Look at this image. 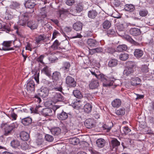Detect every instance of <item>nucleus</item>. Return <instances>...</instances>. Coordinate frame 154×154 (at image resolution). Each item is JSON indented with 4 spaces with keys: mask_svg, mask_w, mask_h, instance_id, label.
<instances>
[{
    "mask_svg": "<svg viewBox=\"0 0 154 154\" xmlns=\"http://www.w3.org/2000/svg\"><path fill=\"white\" fill-rule=\"evenodd\" d=\"M21 123L25 126H29L32 122V119L30 116H28L23 118H20Z\"/></svg>",
    "mask_w": 154,
    "mask_h": 154,
    "instance_id": "10",
    "label": "nucleus"
},
{
    "mask_svg": "<svg viewBox=\"0 0 154 154\" xmlns=\"http://www.w3.org/2000/svg\"><path fill=\"white\" fill-rule=\"evenodd\" d=\"M144 52L143 50L140 49H136L134 52V56L137 59L141 57L143 55Z\"/></svg>",
    "mask_w": 154,
    "mask_h": 154,
    "instance_id": "19",
    "label": "nucleus"
},
{
    "mask_svg": "<svg viewBox=\"0 0 154 154\" xmlns=\"http://www.w3.org/2000/svg\"><path fill=\"white\" fill-rule=\"evenodd\" d=\"M11 146L14 148H17L20 145L19 141L17 140H14L11 143Z\"/></svg>",
    "mask_w": 154,
    "mask_h": 154,
    "instance_id": "47",
    "label": "nucleus"
},
{
    "mask_svg": "<svg viewBox=\"0 0 154 154\" xmlns=\"http://www.w3.org/2000/svg\"><path fill=\"white\" fill-rule=\"evenodd\" d=\"M98 14L97 11L94 10H92L88 11V17L91 19H94Z\"/></svg>",
    "mask_w": 154,
    "mask_h": 154,
    "instance_id": "36",
    "label": "nucleus"
},
{
    "mask_svg": "<svg viewBox=\"0 0 154 154\" xmlns=\"http://www.w3.org/2000/svg\"><path fill=\"white\" fill-rule=\"evenodd\" d=\"M51 68L48 66L46 65H45L44 68L41 70V72L43 73L48 77H51Z\"/></svg>",
    "mask_w": 154,
    "mask_h": 154,
    "instance_id": "17",
    "label": "nucleus"
},
{
    "mask_svg": "<svg viewBox=\"0 0 154 154\" xmlns=\"http://www.w3.org/2000/svg\"><path fill=\"white\" fill-rule=\"evenodd\" d=\"M105 140L102 138H99L97 140L96 143L98 147L102 148L104 147L106 144Z\"/></svg>",
    "mask_w": 154,
    "mask_h": 154,
    "instance_id": "28",
    "label": "nucleus"
},
{
    "mask_svg": "<svg viewBox=\"0 0 154 154\" xmlns=\"http://www.w3.org/2000/svg\"><path fill=\"white\" fill-rule=\"evenodd\" d=\"M20 4L17 2H13L10 5V8L12 9H16L20 8Z\"/></svg>",
    "mask_w": 154,
    "mask_h": 154,
    "instance_id": "48",
    "label": "nucleus"
},
{
    "mask_svg": "<svg viewBox=\"0 0 154 154\" xmlns=\"http://www.w3.org/2000/svg\"><path fill=\"white\" fill-rule=\"evenodd\" d=\"M130 34L134 36H137L140 35L141 32L140 29L136 28H131L129 31Z\"/></svg>",
    "mask_w": 154,
    "mask_h": 154,
    "instance_id": "20",
    "label": "nucleus"
},
{
    "mask_svg": "<svg viewBox=\"0 0 154 154\" xmlns=\"http://www.w3.org/2000/svg\"><path fill=\"white\" fill-rule=\"evenodd\" d=\"M45 56L44 55H41L39 57L35 58V60L36 61L38 62H40L42 64H44V62H43V59L44 58Z\"/></svg>",
    "mask_w": 154,
    "mask_h": 154,
    "instance_id": "55",
    "label": "nucleus"
},
{
    "mask_svg": "<svg viewBox=\"0 0 154 154\" xmlns=\"http://www.w3.org/2000/svg\"><path fill=\"white\" fill-rule=\"evenodd\" d=\"M49 90L47 88H41L38 91V93L34 96V100L38 103H40L42 101L41 98H45L48 96Z\"/></svg>",
    "mask_w": 154,
    "mask_h": 154,
    "instance_id": "3",
    "label": "nucleus"
},
{
    "mask_svg": "<svg viewBox=\"0 0 154 154\" xmlns=\"http://www.w3.org/2000/svg\"><path fill=\"white\" fill-rule=\"evenodd\" d=\"M35 0H28L26 1H25L24 5L26 8H30L32 11V9H34V8L36 5L34 1Z\"/></svg>",
    "mask_w": 154,
    "mask_h": 154,
    "instance_id": "13",
    "label": "nucleus"
},
{
    "mask_svg": "<svg viewBox=\"0 0 154 154\" xmlns=\"http://www.w3.org/2000/svg\"><path fill=\"white\" fill-rule=\"evenodd\" d=\"M52 134L56 137H59L61 134V130L59 127L52 128L50 129Z\"/></svg>",
    "mask_w": 154,
    "mask_h": 154,
    "instance_id": "12",
    "label": "nucleus"
},
{
    "mask_svg": "<svg viewBox=\"0 0 154 154\" xmlns=\"http://www.w3.org/2000/svg\"><path fill=\"white\" fill-rule=\"evenodd\" d=\"M122 101L119 99H116L114 100L111 103L112 106L114 108H118L121 105Z\"/></svg>",
    "mask_w": 154,
    "mask_h": 154,
    "instance_id": "25",
    "label": "nucleus"
},
{
    "mask_svg": "<svg viewBox=\"0 0 154 154\" xmlns=\"http://www.w3.org/2000/svg\"><path fill=\"white\" fill-rule=\"evenodd\" d=\"M91 72L92 75H94L98 79V77L100 75V74H99V73L97 71L95 72V70L93 71L91 70Z\"/></svg>",
    "mask_w": 154,
    "mask_h": 154,
    "instance_id": "60",
    "label": "nucleus"
},
{
    "mask_svg": "<svg viewBox=\"0 0 154 154\" xmlns=\"http://www.w3.org/2000/svg\"><path fill=\"white\" fill-rule=\"evenodd\" d=\"M61 75V74L60 72L56 71L53 73L51 77L52 80L54 81H57L60 78Z\"/></svg>",
    "mask_w": 154,
    "mask_h": 154,
    "instance_id": "26",
    "label": "nucleus"
},
{
    "mask_svg": "<svg viewBox=\"0 0 154 154\" xmlns=\"http://www.w3.org/2000/svg\"><path fill=\"white\" fill-rule=\"evenodd\" d=\"M52 110L49 108H47L43 109L41 111V113L45 116H51L53 115Z\"/></svg>",
    "mask_w": 154,
    "mask_h": 154,
    "instance_id": "16",
    "label": "nucleus"
},
{
    "mask_svg": "<svg viewBox=\"0 0 154 154\" xmlns=\"http://www.w3.org/2000/svg\"><path fill=\"white\" fill-rule=\"evenodd\" d=\"M73 29L77 31H79L81 30L82 27V24L80 22H76L73 24Z\"/></svg>",
    "mask_w": 154,
    "mask_h": 154,
    "instance_id": "33",
    "label": "nucleus"
},
{
    "mask_svg": "<svg viewBox=\"0 0 154 154\" xmlns=\"http://www.w3.org/2000/svg\"><path fill=\"white\" fill-rule=\"evenodd\" d=\"M124 38L126 40L133 45L136 46H138L139 44L138 42L134 40L129 35H126L125 36Z\"/></svg>",
    "mask_w": 154,
    "mask_h": 154,
    "instance_id": "29",
    "label": "nucleus"
},
{
    "mask_svg": "<svg viewBox=\"0 0 154 154\" xmlns=\"http://www.w3.org/2000/svg\"><path fill=\"white\" fill-rule=\"evenodd\" d=\"M110 143L112 150L114 149L115 152H116L118 146L120 145V142L116 139L113 138L110 141Z\"/></svg>",
    "mask_w": 154,
    "mask_h": 154,
    "instance_id": "7",
    "label": "nucleus"
},
{
    "mask_svg": "<svg viewBox=\"0 0 154 154\" xmlns=\"http://www.w3.org/2000/svg\"><path fill=\"white\" fill-rule=\"evenodd\" d=\"M121 5V2L118 0H115L114 5L116 7H118Z\"/></svg>",
    "mask_w": 154,
    "mask_h": 154,
    "instance_id": "64",
    "label": "nucleus"
},
{
    "mask_svg": "<svg viewBox=\"0 0 154 154\" xmlns=\"http://www.w3.org/2000/svg\"><path fill=\"white\" fill-rule=\"evenodd\" d=\"M18 126V125L16 122L9 125L8 122H3L1 125V128H3L4 130V134L2 136L12 134Z\"/></svg>",
    "mask_w": 154,
    "mask_h": 154,
    "instance_id": "1",
    "label": "nucleus"
},
{
    "mask_svg": "<svg viewBox=\"0 0 154 154\" xmlns=\"http://www.w3.org/2000/svg\"><path fill=\"white\" fill-rule=\"evenodd\" d=\"M84 124L87 128L91 129L95 127V122L94 119H88L85 120Z\"/></svg>",
    "mask_w": 154,
    "mask_h": 154,
    "instance_id": "8",
    "label": "nucleus"
},
{
    "mask_svg": "<svg viewBox=\"0 0 154 154\" xmlns=\"http://www.w3.org/2000/svg\"><path fill=\"white\" fill-rule=\"evenodd\" d=\"M20 137L21 140L23 141H26L29 139V135L25 131H22L20 133Z\"/></svg>",
    "mask_w": 154,
    "mask_h": 154,
    "instance_id": "27",
    "label": "nucleus"
},
{
    "mask_svg": "<svg viewBox=\"0 0 154 154\" xmlns=\"http://www.w3.org/2000/svg\"><path fill=\"white\" fill-rule=\"evenodd\" d=\"M140 82L141 80L140 79L137 77L132 78L131 79V83L132 85L135 86L140 84Z\"/></svg>",
    "mask_w": 154,
    "mask_h": 154,
    "instance_id": "34",
    "label": "nucleus"
},
{
    "mask_svg": "<svg viewBox=\"0 0 154 154\" xmlns=\"http://www.w3.org/2000/svg\"><path fill=\"white\" fill-rule=\"evenodd\" d=\"M89 150L91 152V154H100L98 152H97L92 148H90L89 149Z\"/></svg>",
    "mask_w": 154,
    "mask_h": 154,
    "instance_id": "63",
    "label": "nucleus"
},
{
    "mask_svg": "<svg viewBox=\"0 0 154 154\" xmlns=\"http://www.w3.org/2000/svg\"><path fill=\"white\" fill-rule=\"evenodd\" d=\"M107 51L108 53L110 54H113L115 52V50L112 47L108 48L107 49Z\"/></svg>",
    "mask_w": 154,
    "mask_h": 154,
    "instance_id": "62",
    "label": "nucleus"
},
{
    "mask_svg": "<svg viewBox=\"0 0 154 154\" xmlns=\"http://www.w3.org/2000/svg\"><path fill=\"white\" fill-rule=\"evenodd\" d=\"M113 126L112 122H109L106 124L102 126L103 130H106V132H109L111 129L112 127Z\"/></svg>",
    "mask_w": 154,
    "mask_h": 154,
    "instance_id": "32",
    "label": "nucleus"
},
{
    "mask_svg": "<svg viewBox=\"0 0 154 154\" xmlns=\"http://www.w3.org/2000/svg\"><path fill=\"white\" fill-rule=\"evenodd\" d=\"M46 38V36L44 34L40 35L35 37L36 43L39 44L42 43Z\"/></svg>",
    "mask_w": 154,
    "mask_h": 154,
    "instance_id": "21",
    "label": "nucleus"
},
{
    "mask_svg": "<svg viewBox=\"0 0 154 154\" xmlns=\"http://www.w3.org/2000/svg\"><path fill=\"white\" fill-rule=\"evenodd\" d=\"M111 21L107 20H105L102 24V26L103 29H108L111 26Z\"/></svg>",
    "mask_w": 154,
    "mask_h": 154,
    "instance_id": "39",
    "label": "nucleus"
},
{
    "mask_svg": "<svg viewBox=\"0 0 154 154\" xmlns=\"http://www.w3.org/2000/svg\"><path fill=\"white\" fill-rule=\"evenodd\" d=\"M83 9V7L82 4L80 3H79L75 6L74 11L75 12L79 13L82 11Z\"/></svg>",
    "mask_w": 154,
    "mask_h": 154,
    "instance_id": "41",
    "label": "nucleus"
},
{
    "mask_svg": "<svg viewBox=\"0 0 154 154\" xmlns=\"http://www.w3.org/2000/svg\"><path fill=\"white\" fill-rule=\"evenodd\" d=\"M11 25L10 24L6 23L5 24H2V30L9 33L11 31Z\"/></svg>",
    "mask_w": 154,
    "mask_h": 154,
    "instance_id": "37",
    "label": "nucleus"
},
{
    "mask_svg": "<svg viewBox=\"0 0 154 154\" xmlns=\"http://www.w3.org/2000/svg\"><path fill=\"white\" fill-rule=\"evenodd\" d=\"M128 48L127 46L125 45H120L117 46L116 50L119 52L126 51Z\"/></svg>",
    "mask_w": 154,
    "mask_h": 154,
    "instance_id": "44",
    "label": "nucleus"
},
{
    "mask_svg": "<svg viewBox=\"0 0 154 154\" xmlns=\"http://www.w3.org/2000/svg\"><path fill=\"white\" fill-rule=\"evenodd\" d=\"M89 87L91 89H93L97 88L99 85V82L98 80L92 79L89 84Z\"/></svg>",
    "mask_w": 154,
    "mask_h": 154,
    "instance_id": "18",
    "label": "nucleus"
},
{
    "mask_svg": "<svg viewBox=\"0 0 154 154\" xmlns=\"http://www.w3.org/2000/svg\"><path fill=\"white\" fill-rule=\"evenodd\" d=\"M117 30L119 31H124L125 29V27L123 24H121L117 26Z\"/></svg>",
    "mask_w": 154,
    "mask_h": 154,
    "instance_id": "61",
    "label": "nucleus"
},
{
    "mask_svg": "<svg viewBox=\"0 0 154 154\" xmlns=\"http://www.w3.org/2000/svg\"><path fill=\"white\" fill-rule=\"evenodd\" d=\"M27 26L32 30L36 29L38 27V23L35 20H30L27 23Z\"/></svg>",
    "mask_w": 154,
    "mask_h": 154,
    "instance_id": "14",
    "label": "nucleus"
},
{
    "mask_svg": "<svg viewBox=\"0 0 154 154\" xmlns=\"http://www.w3.org/2000/svg\"><path fill=\"white\" fill-rule=\"evenodd\" d=\"M125 109L123 108H120L119 109L115 110L116 114L119 116H122L124 115L125 113Z\"/></svg>",
    "mask_w": 154,
    "mask_h": 154,
    "instance_id": "38",
    "label": "nucleus"
},
{
    "mask_svg": "<svg viewBox=\"0 0 154 154\" xmlns=\"http://www.w3.org/2000/svg\"><path fill=\"white\" fill-rule=\"evenodd\" d=\"M103 51V48L101 47H98L96 48L90 49L89 51L90 54L93 55L95 53H100Z\"/></svg>",
    "mask_w": 154,
    "mask_h": 154,
    "instance_id": "31",
    "label": "nucleus"
},
{
    "mask_svg": "<svg viewBox=\"0 0 154 154\" xmlns=\"http://www.w3.org/2000/svg\"><path fill=\"white\" fill-rule=\"evenodd\" d=\"M64 100V97L59 93H55L52 97V101L54 103L60 102H63Z\"/></svg>",
    "mask_w": 154,
    "mask_h": 154,
    "instance_id": "6",
    "label": "nucleus"
},
{
    "mask_svg": "<svg viewBox=\"0 0 154 154\" xmlns=\"http://www.w3.org/2000/svg\"><path fill=\"white\" fill-rule=\"evenodd\" d=\"M75 3V0H66V4L69 6H72Z\"/></svg>",
    "mask_w": 154,
    "mask_h": 154,
    "instance_id": "57",
    "label": "nucleus"
},
{
    "mask_svg": "<svg viewBox=\"0 0 154 154\" xmlns=\"http://www.w3.org/2000/svg\"><path fill=\"white\" fill-rule=\"evenodd\" d=\"M34 11V9H32V11L30 12H26L23 13L21 15L23 19L27 21L30 19L31 18L33 15V12Z\"/></svg>",
    "mask_w": 154,
    "mask_h": 154,
    "instance_id": "15",
    "label": "nucleus"
},
{
    "mask_svg": "<svg viewBox=\"0 0 154 154\" xmlns=\"http://www.w3.org/2000/svg\"><path fill=\"white\" fill-rule=\"evenodd\" d=\"M98 79L103 82L104 87L110 86L113 85L115 79L113 78H109L103 74L101 73L100 75L98 77Z\"/></svg>",
    "mask_w": 154,
    "mask_h": 154,
    "instance_id": "4",
    "label": "nucleus"
},
{
    "mask_svg": "<svg viewBox=\"0 0 154 154\" xmlns=\"http://www.w3.org/2000/svg\"><path fill=\"white\" fill-rule=\"evenodd\" d=\"M92 106L89 103H87L85 104L84 107V109L85 112L87 113H90L92 110Z\"/></svg>",
    "mask_w": 154,
    "mask_h": 154,
    "instance_id": "40",
    "label": "nucleus"
},
{
    "mask_svg": "<svg viewBox=\"0 0 154 154\" xmlns=\"http://www.w3.org/2000/svg\"><path fill=\"white\" fill-rule=\"evenodd\" d=\"M63 66L61 69H62L64 72H68L69 70L71 67L70 63L69 62L66 61L63 62Z\"/></svg>",
    "mask_w": 154,
    "mask_h": 154,
    "instance_id": "23",
    "label": "nucleus"
},
{
    "mask_svg": "<svg viewBox=\"0 0 154 154\" xmlns=\"http://www.w3.org/2000/svg\"><path fill=\"white\" fill-rule=\"evenodd\" d=\"M136 67L135 63L131 61H128L126 63L125 68L123 72L124 75L127 76L133 75L134 73V69Z\"/></svg>",
    "mask_w": 154,
    "mask_h": 154,
    "instance_id": "2",
    "label": "nucleus"
},
{
    "mask_svg": "<svg viewBox=\"0 0 154 154\" xmlns=\"http://www.w3.org/2000/svg\"><path fill=\"white\" fill-rule=\"evenodd\" d=\"M87 43L89 46L92 47L97 46L99 44V42L93 39H88L87 41Z\"/></svg>",
    "mask_w": 154,
    "mask_h": 154,
    "instance_id": "22",
    "label": "nucleus"
},
{
    "mask_svg": "<svg viewBox=\"0 0 154 154\" xmlns=\"http://www.w3.org/2000/svg\"><path fill=\"white\" fill-rule=\"evenodd\" d=\"M148 66L149 64H148V65H144L142 66L141 70L143 73H146L148 72L149 71V68L148 67Z\"/></svg>",
    "mask_w": 154,
    "mask_h": 154,
    "instance_id": "52",
    "label": "nucleus"
},
{
    "mask_svg": "<svg viewBox=\"0 0 154 154\" xmlns=\"http://www.w3.org/2000/svg\"><path fill=\"white\" fill-rule=\"evenodd\" d=\"M66 83L69 88H74L76 86V82L74 79L70 76H68L66 77Z\"/></svg>",
    "mask_w": 154,
    "mask_h": 154,
    "instance_id": "5",
    "label": "nucleus"
},
{
    "mask_svg": "<svg viewBox=\"0 0 154 154\" xmlns=\"http://www.w3.org/2000/svg\"><path fill=\"white\" fill-rule=\"evenodd\" d=\"M27 21L24 19H23V18H22V19H21L19 22V24L20 25L22 26H25L26 23V22Z\"/></svg>",
    "mask_w": 154,
    "mask_h": 154,
    "instance_id": "58",
    "label": "nucleus"
},
{
    "mask_svg": "<svg viewBox=\"0 0 154 154\" xmlns=\"http://www.w3.org/2000/svg\"><path fill=\"white\" fill-rule=\"evenodd\" d=\"M12 18V16L11 14L9 13V12L7 9L5 13V19L6 20H11Z\"/></svg>",
    "mask_w": 154,
    "mask_h": 154,
    "instance_id": "54",
    "label": "nucleus"
},
{
    "mask_svg": "<svg viewBox=\"0 0 154 154\" xmlns=\"http://www.w3.org/2000/svg\"><path fill=\"white\" fill-rule=\"evenodd\" d=\"M72 94L75 97L79 99H81L83 97V95L81 92L77 89L73 90Z\"/></svg>",
    "mask_w": 154,
    "mask_h": 154,
    "instance_id": "30",
    "label": "nucleus"
},
{
    "mask_svg": "<svg viewBox=\"0 0 154 154\" xmlns=\"http://www.w3.org/2000/svg\"><path fill=\"white\" fill-rule=\"evenodd\" d=\"M60 45L57 40H56L53 43V44L51 46V48L55 50L58 48V47Z\"/></svg>",
    "mask_w": 154,
    "mask_h": 154,
    "instance_id": "51",
    "label": "nucleus"
},
{
    "mask_svg": "<svg viewBox=\"0 0 154 154\" xmlns=\"http://www.w3.org/2000/svg\"><path fill=\"white\" fill-rule=\"evenodd\" d=\"M68 115H71L70 113H67L62 110L61 112L57 114V116L59 120L63 121L66 120L68 118Z\"/></svg>",
    "mask_w": 154,
    "mask_h": 154,
    "instance_id": "11",
    "label": "nucleus"
},
{
    "mask_svg": "<svg viewBox=\"0 0 154 154\" xmlns=\"http://www.w3.org/2000/svg\"><path fill=\"white\" fill-rule=\"evenodd\" d=\"M118 61L117 59H111L108 62V66L109 67H114L117 66L118 64Z\"/></svg>",
    "mask_w": 154,
    "mask_h": 154,
    "instance_id": "35",
    "label": "nucleus"
},
{
    "mask_svg": "<svg viewBox=\"0 0 154 154\" xmlns=\"http://www.w3.org/2000/svg\"><path fill=\"white\" fill-rule=\"evenodd\" d=\"M129 57V55L128 54L126 53H123L121 54L119 56V59L123 61H125L127 60Z\"/></svg>",
    "mask_w": 154,
    "mask_h": 154,
    "instance_id": "46",
    "label": "nucleus"
},
{
    "mask_svg": "<svg viewBox=\"0 0 154 154\" xmlns=\"http://www.w3.org/2000/svg\"><path fill=\"white\" fill-rule=\"evenodd\" d=\"M46 17V13L45 11L41 12L38 15V20H42Z\"/></svg>",
    "mask_w": 154,
    "mask_h": 154,
    "instance_id": "50",
    "label": "nucleus"
},
{
    "mask_svg": "<svg viewBox=\"0 0 154 154\" xmlns=\"http://www.w3.org/2000/svg\"><path fill=\"white\" fill-rule=\"evenodd\" d=\"M148 12L146 9H142L139 12L140 15L142 17H144L146 16L148 14Z\"/></svg>",
    "mask_w": 154,
    "mask_h": 154,
    "instance_id": "49",
    "label": "nucleus"
},
{
    "mask_svg": "<svg viewBox=\"0 0 154 154\" xmlns=\"http://www.w3.org/2000/svg\"><path fill=\"white\" fill-rule=\"evenodd\" d=\"M125 10L128 11L132 12L135 9L134 6L132 4H127L124 8Z\"/></svg>",
    "mask_w": 154,
    "mask_h": 154,
    "instance_id": "43",
    "label": "nucleus"
},
{
    "mask_svg": "<svg viewBox=\"0 0 154 154\" xmlns=\"http://www.w3.org/2000/svg\"><path fill=\"white\" fill-rule=\"evenodd\" d=\"M131 131V129L127 126L123 127L122 130H120V132L122 134H127Z\"/></svg>",
    "mask_w": 154,
    "mask_h": 154,
    "instance_id": "45",
    "label": "nucleus"
},
{
    "mask_svg": "<svg viewBox=\"0 0 154 154\" xmlns=\"http://www.w3.org/2000/svg\"><path fill=\"white\" fill-rule=\"evenodd\" d=\"M27 82L26 86V88L27 91L30 92L34 91L35 84L34 81L31 80H28Z\"/></svg>",
    "mask_w": 154,
    "mask_h": 154,
    "instance_id": "9",
    "label": "nucleus"
},
{
    "mask_svg": "<svg viewBox=\"0 0 154 154\" xmlns=\"http://www.w3.org/2000/svg\"><path fill=\"white\" fill-rule=\"evenodd\" d=\"M117 33L119 35H120L117 32L115 28L110 29L107 31V35L109 37L114 36L116 35Z\"/></svg>",
    "mask_w": 154,
    "mask_h": 154,
    "instance_id": "24",
    "label": "nucleus"
},
{
    "mask_svg": "<svg viewBox=\"0 0 154 154\" xmlns=\"http://www.w3.org/2000/svg\"><path fill=\"white\" fill-rule=\"evenodd\" d=\"M39 73H37V72H35V74L34 75V79L38 84H39Z\"/></svg>",
    "mask_w": 154,
    "mask_h": 154,
    "instance_id": "59",
    "label": "nucleus"
},
{
    "mask_svg": "<svg viewBox=\"0 0 154 154\" xmlns=\"http://www.w3.org/2000/svg\"><path fill=\"white\" fill-rule=\"evenodd\" d=\"M45 140L49 142H52L54 140L53 137L49 134H46L45 137Z\"/></svg>",
    "mask_w": 154,
    "mask_h": 154,
    "instance_id": "56",
    "label": "nucleus"
},
{
    "mask_svg": "<svg viewBox=\"0 0 154 154\" xmlns=\"http://www.w3.org/2000/svg\"><path fill=\"white\" fill-rule=\"evenodd\" d=\"M12 43L11 41H5L3 42L2 45L3 46L6 47V48H8L11 46Z\"/></svg>",
    "mask_w": 154,
    "mask_h": 154,
    "instance_id": "53",
    "label": "nucleus"
},
{
    "mask_svg": "<svg viewBox=\"0 0 154 154\" xmlns=\"http://www.w3.org/2000/svg\"><path fill=\"white\" fill-rule=\"evenodd\" d=\"M69 142L71 144L76 145L79 143V139L76 137L70 138L69 139Z\"/></svg>",
    "mask_w": 154,
    "mask_h": 154,
    "instance_id": "42",
    "label": "nucleus"
}]
</instances>
